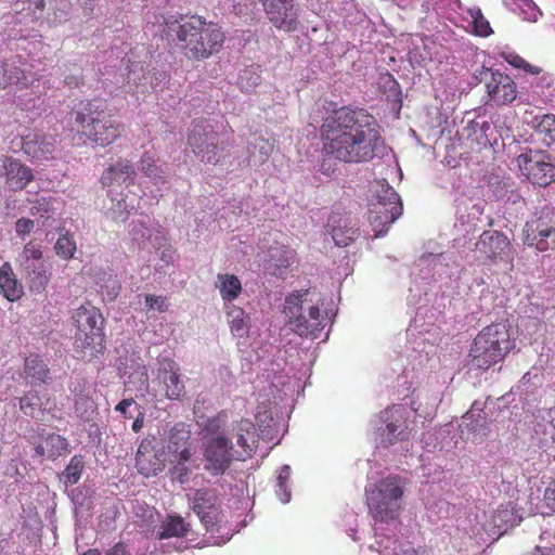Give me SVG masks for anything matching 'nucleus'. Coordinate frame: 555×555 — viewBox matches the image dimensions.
Returning a JSON list of instances; mask_svg holds the SVG:
<instances>
[{
    "mask_svg": "<svg viewBox=\"0 0 555 555\" xmlns=\"http://www.w3.org/2000/svg\"><path fill=\"white\" fill-rule=\"evenodd\" d=\"M321 139L325 156L346 164L369 163L385 147L376 118L362 108L334 111L321 126Z\"/></svg>",
    "mask_w": 555,
    "mask_h": 555,
    "instance_id": "obj_1",
    "label": "nucleus"
},
{
    "mask_svg": "<svg viewBox=\"0 0 555 555\" xmlns=\"http://www.w3.org/2000/svg\"><path fill=\"white\" fill-rule=\"evenodd\" d=\"M175 31L183 55L190 61L209 59L221 51L225 41L219 24L198 15L181 18Z\"/></svg>",
    "mask_w": 555,
    "mask_h": 555,
    "instance_id": "obj_2",
    "label": "nucleus"
},
{
    "mask_svg": "<svg viewBox=\"0 0 555 555\" xmlns=\"http://www.w3.org/2000/svg\"><path fill=\"white\" fill-rule=\"evenodd\" d=\"M514 348L509 326L503 322L491 323L474 338L469 361L473 366L486 371L501 362Z\"/></svg>",
    "mask_w": 555,
    "mask_h": 555,
    "instance_id": "obj_3",
    "label": "nucleus"
},
{
    "mask_svg": "<svg viewBox=\"0 0 555 555\" xmlns=\"http://www.w3.org/2000/svg\"><path fill=\"white\" fill-rule=\"evenodd\" d=\"M74 350L77 358L91 361L105 349L104 318L96 307L86 304L76 309Z\"/></svg>",
    "mask_w": 555,
    "mask_h": 555,
    "instance_id": "obj_4",
    "label": "nucleus"
},
{
    "mask_svg": "<svg viewBox=\"0 0 555 555\" xmlns=\"http://www.w3.org/2000/svg\"><path fill=\"white\" fill-rule=\"evenodd\" d=\"M75 124L78 126V133L85 137V143L90 142L101 147L113 144L125 131L122 122L103 111L95 109L89 100L81 102L80 108L75 112Z\"/></svg>",
    "mask_w": 555,
    "mask_h": 555,
    "instance_id": "obj_5",
    "label": "nucleus"
},
{
    "mask_svg": "<svg viewBox=\"0 0 555 555\" xmlns=\"http://www.w3.org/2000/svg\"><path fill=\"white\" fill-rule=\"evenodd\" d=\"M402 496L403 488L398 477L391 475L374 485L373 489H366L367 506L375 520L390 521L398 518Z\"/></svg>",
    "mask_w": 555,
    "mask_h": 555,
    "instance_id": "obj_6",
    "label": "nucleus"
},
{
    "mask_svg": "<svg viewBox=\"0 0 555 555\" xmlns=\"http://www.w3.org/2000/svg\"><path fill=\"white\" fill-rule=\"evenodd\" d=\"M308 292H295L286 297L284 313L293 331L301 337L317 338L324 328V318L317 306H310L305 313L302 304Z\"/></svg>",
    "mask_w": 555,
    "mask_h": 555,
    "instance_id": "obj_7",
    "label": "nucleus"
},
{
    "mask_svg": "<svg viewBox=\"0 0 555 555\" xmlns=\"http://www.w3.org/2000/svg\"><path fill=\"white\" fill-rule=\"evenodd\" d=\"M188 145L202 163L217 165L223 158L219 134L207 121L198 120L191 124Z\"/></svg>",
    "mask_w": 555,
    "mask_h": 555,
    "instance_id": "obj_8",
    "label": "nucleus"
},
{
    "mask_svg": "<svg viewBox=\"0 0 555 555\" xmlns=\"http://www.w3.org/2000/svg\"><path fill=\"white\" fill-rule=\"evenodd\" d=\"M402 204L393 188L387 186L370 204L369 222L378 237L387 233L389 227L401 216Z\"/></svg>",
    "mask_w": 555,
    "mask_h": 555,
    "instance_id": "obj_9",
    "label": "nucleus"
},
{
    "mask_svg": "<svg viewBox=\"0 0 555 555\" xmlns=\"http://www.w3.org/2000/svg\"><path fill=\"white\" fill-rule=\"evenodd\" d=\"M204 468L211 476H222L231 467L237 454L231 438L216 435L207 439L203 446Z\"/></svg>",
    "mask_w": 555,
    "mask_h": 555,
    "instance_id": "obj_10",
    "label": "nucleus"
},
{
    "mask_svg": "<svg viewBox=\"0 0 555 555\" xmlns=\"http://www.w3.org/2000/svg\"><path fill=\"white\" fill-rule=\"evenodd\" d=\"M524 244L540 253L555 250V211L543 210L526 222Z\"/></svg>",
    "mask_w": 555,
    "mask_h": 555,
    "instance_id": "obj_11",
    "label": "nucleus"
},
{
    "mask_svg": "<svg viewBox=\"0 0 555 555\" xmlns=\"http://www.w3.org/2000/svg\"><path fill=\"white\" fill-rule=\"evenodd\" d=\"M516 160L521 175L532 184L545 188L555 180V166L545 152L529 149Z\"/></svg>",
    "mask_w": 555,
    "mask_h": 555,
    "instance_id": "obj_12",
    "label": "nucleus"
},
{
    "mask_svg": "<svg viewBox=\"0 0 555 555\" xmlns=\"http://www.w3.org/2000/svg\"><path fill=\"white\" fill-rule=\"evenodd\" d=\"M36 436H31L29 442L34 444L35 454L41 459L56 461L72 452L69 441L56 433H48L38 427Z\"/></svg>",
    "mask_w": 555,
    "mask_h": 555,
    "instance_id": "obj_13",
    "label": "nucleus"
},
{
    "mask_svg": "<svg viewBox=\"0 0 555 555\" xmlns=\"http://www.w3.org/2000/svg\"><path fill=\"white\" fill-rule=\"evenodd\" d=\"M481 76L490 100L496 105L509 104L517 98V86L508 75L487 68Z\"/></svg>",
    "mask_w": 555,
    "mask_h": 555,
    "instance_id": "obj_14",
    "label": "nucleus"
},
{
    "mask_svg": "<svg viewBox=\"0 0 555 555\" xmlns=\"http://www.w3.org/2000/svg\"><path fill=\"white\" fill-rule=\"evenodd\" d=\"M269 21L279 30L293 33L298 28V10L294 0H261Z\"/></svg>",
    "mask_w": 555,
    "mask_h": 555,
    "instance_id": "obj_15",
    "label": "nucleus"
},
{
    "mask_svg": "<svg viewBox=\"0 0 555 555\" xmlns=\"http://www.w3.org/2000/svg\"><path fill=\"white\" fill-rule=\"evenodd\" d=\"M193 511L199 517L206 530L214 531L220 522V505L217 495L207 489H199L195 492Z\"/></svg>",
    "mask_w": 555,
    "mask_h": 555,
    "instance_id": "obj_16",
    "label": "nucleus"
},
{
    "mask_svg": "<svg viewBox=\"0 0 555 555\" xmlns=\"http://www.w3.org/2000/svg\"><path fill=\"white\" fill-rule=\"evenodd\" d=\"M232 435L237 449V461L250 459L258 448L259 435L255 424L247 418H241L232 426Z\"/></svg>",
    "mask_w": 555,
    "mask_h": 555,
    "instance_id": "obj_17",
    "label": "nucleus"
},
{
    "mask_svg": "<svg viewBox=\"0 0 555 555\" xmlns=\"http://www.w3.org/2000/svg\"><path fill=\"white\" fill-rule=\"evenodd\" d=\"M0 162V172L4 177L5 184L10 191H22L34 180L31 168L20 159L12 156H3Z\"/></svg>",
    "mask_w": 555,
    "mask_h": 555,
    "instance_id": "obj_18",
    "label": "nucleus"
},
{
    "mask_svg": "<svg viewBox=\"0 0 555 555\" xmlns=\"http://www.w3.org/2000/svg\"><path fill=\"white\" fill-rule=\"evenodd\" d=\"M508 237L496 230H486L481 233L477 243V249L492 263L504 260L509 250Z\"/></svg>",
    "mask_w": 555,
    "mask_h": 555,
    "instance_id": "obj_19",
    "label": "nucleus"
},
{
    "mask_svg": "<svg viewBox=\"0 0 555 555\" xmlns=\"http://www.w3.org/2000/svg\"><path fill=\"white\" fill-rule=\"evenodd\" d=\"M158 378L164 384L165 397L179 400L185 393V386L181 379L180 367L171 359H164L158 370Z\"/></svg>",
    "mask_w": 555,
    "mask_h": 555,
    "instance_id": "obj_20",
    "label": "nucleus"
},
{
    "mask_svg": "<svg viewBox=\"0 0 555 555\" xmlns=\"http://www.w3.org/2000/svg\"><path fill=\"white\" fill-rule=\"evenodd\" d=\"M56 140L51 134L30 132L22 138V150L30 158L47 160L55 151Z\"/></svg>",
    "mask_w": 555,
    "mask_h": 555,
    "instance_id": "obj_21",
    "label": "nucleus"
},
{
    "mask_svg": "<svg viewBox=\"0 0 555 555\" xmlns=\"http://www.w3.org/2000/svg\"><path fill=\"white\" fill-rule=\"evenodd\" d=\"M327 227L335 245L339 247L350 245L359 236V229L346 214L332 212Z\"/></svg>",
    "mask_w": 555,
    "mask_h": 555,
    "instance_id": "obj_22",
    "label": "nucleus"
},
{
    "mask_svg": "<svg viewBox=\"0 0 555 555\" xmlns=\"http://www.w3.org/2000/svg\"><path fill=\"white\" fill-rule=\"evenodd\" d=\"M135 177L137 171L131 162L128 159H119L103 171L101 183L103 186L107 188L114 184L132 185Z\"/></svg>",
    "mask_w": 555,
    "mask_h": 555,
    "instance_id": "obj_23",
    "label": "nucleus"
},
{
    "mask_svg": "<svg viewBox=\"0 0 555 555\" xmlns=\"http://www.w3.org/2000/svg\"><path fill=\"white\" fill-rule=\"evenodd\" d=\"M405 410L401 406H393L386 409L382 413V418L386 423L387 437L383 439V442L393 444L397 440H405L409 437L406 431L408 427H402Z\"/></svg>",
    "mask_w": 555,
    "mask_h": 555,
    "instance_id": "obj_24",
    "label": "nucleus"
},
{
    "mask_svg": "<svg viewBox=\"0 0 555 555\" xmlns=\"http://www.w3.org/2000/svg\"><path fill=\"white\" fill-rule=\"evenodd\" d=\"M191 433L184 423L176 424L169 431L168 453L170 456H180L181 460L190 461L192 452L190 449Z\"/></svg>",
    "mask_w": 555,
    "mask_h": 555,
    "instance_id": "obj_25",
    "label": "nucleus"
},
{
    "mask_svg": "<svg viewBox=\"0 0 555 555\" xmlns=\"http://www.w3.org/2000/svg\"><path fill=\"white\" fill-rule=\"evenodd\" d=\"M23 267L25 279L31 293L40 294L46 291L50 280L51 272L44 262H34Z\"/></svg>",
    "mask_w": 555,
    "mask_h": 555,
    "instance_id": "obj_26",
    "label": "nucleus"
},
{
    "mask_svg": "<svg viewBox=\"0 0 555 555\" xmlns=\"http://www.w3.org/2000/svg\"><path fill=\"white\" fill-rule=\"evenodd\" d=\"M0 289L10 301H15L23 295V286L17 281L12 267L8 262L0 268Z\"/></svg>",
    "mask_w": 555,
    "mask_h": 555,
    "instance_id": "obj_27",
    "label": "nucleus"
},
{
    "mask_svg": "<svg viewBox=\"0 0 555 555\" xmlns=\"http://www.w3.org/2000/svg\"><path fill=\"white\" fill-rule=\"evenodd\" d=\"M24 374L30 378L31 385H41L48 382L50 371L40 356L30 353L25 358Z\"/></svg>",
    "mask_w": 555,
    "mask_h": 555,
    "instance_id": "obj_28",
    "label": "nucleus"
},
{
    "mask_svg": "<svg viewBox=\"0 0 555 555\" xmlns=\"http://www.w3.org/2000/svg\"><path fill=\"white\" fill-rule=\"evenodd\" d=\"M190 531V525L184 521L181 516H168L160 526V531L157 534L158 540L169 538H182Z\"/></svg>",
    "mask_w": 555,
    "mask_h": 555,
    "instance_id": "obj_29",
    "label": "nucleus"
},
{
    "mask_svg": "<svg viewBox=\"0 0 555 555\" xmlns=\"http://www.w3.org/2000/svg\"><path fill=\"white\" fill-rule=\"evenodd\" d=\"M139 168L145 177L152 179L155 183L166 182V171L162 166L157 165V159L151 152L146 151L142 154L139 162Z\"/></svg>",
    "mask_w": 555,
    "mask_h": 555,
    "instance_id": "obj_30",
    "label": "nucleus"
},
{
    "mask_svg": "<svg viewBox=\"0 0 555 555\" xmlns=\"http://www.w3.org/2000/svg\"><path fill=\"white\" fill-rule=\"evenodd\" d=\"M163 453L150 452L145 456H135V465L145 477L155 476L165 468Z\"/></svg>",
    "mask_w": 555,
    "mask_h": 555,
    "instance_id": "obj_31",
    "label": "nucleus"
},
{
    "mask_svg": "<svg viewBox=\"0 0 555 555\" xmlns=\"http://www.w3.org/2000/svg\"><path fill=\"white\" fill-rule=\"evenodd\" d=\"M217 288L223 300L232 301L242 292V284L238 278L234 274H218Z\"/></svg>",
    "mask_w": 555,
    "mask_h": 555,
    "instance_id": "obj_32",
    "label": "nucleus"
},
{
    "mask_svg": "<svg viewBox=\"0 0 555 555\" xmlns=\"http://www.w3.org/2000/svg\"><path fill=\"white\" fill-rule=\"evenodd\" d=\"M535 125V133L550 149H555V115L544 114Z\"/></svg>",
    "mask_w": 555,
    "mask_h": 555,
    "instance_id": "obj_33",
    "label": "nucleus"
},
{
    "mask_svg": "<svg viewBox=\"0 0 555 555\" xmlns=\"http://www.w3.org/2000/svg\"><path fill=\"white\" fill-rule=\"evenodd\" d=\"M527 312H530V314L520 318L521 328L529 335L541 333L545 328V322L543 321V309L539 308L538 306L533 307L531 304L529 309L526 310V313Z\"/></svg>",
    "mask_w": 555,
    "mask_h": 555,
    "instance_id": "obj_34",
    "label": "nucleus"
},
{
    "mask_svg": "<svg viewBox=\"0 0 555 555\" xmlns=\"http://www.w3.org/2000/svg\"><path fill=\"white\" fill-rule=\"evenodd\" d=\"M70 9L69 0H50L47 8V21L52 25L62 24L68 20Z\"/></svg>",
    "mask_w": 555,
    "mask_h": 555,
    "instance_id": "obj_35",
    "label": "nucleus"
},
{
    "mask_svg": "<svg viewBox=\"0 0 555 555\" xmlns=\"http://www.w3.org/2000/svg\"><path fill=\"white\" fill-rule=\"evenodd\" d=\"M75 412L80 420L89 422L96 414V404L88 393L80 391L75 395Z\"/></svg>",
    "mask_w": 555,
    "mask_h": 555,
    "instance_id": "obj_36",
    "label": "nucleus"
},
{
    "mask_svg": "<svg viewBox=\"0 0 555 555\" xmlns=\"http://www.w3.org/2000/svg\"><path fill=\"white\" fill-rule=\"evenodd\" d=\"M83 468V456L80 454H75L74 456H72L65 469L62 472L61 480H63L65 486L76 485L80 480Z\"/></svg>",
    "mask_w": 555,
    "mask_h": 555,
    "instance_id": "obj_37",
    "label": "nucleus"
},
{
    "mask_svg": "<svg viewBox=\"0 0 555 555\" xmlns=\"http://www.w3.org/2000/svg\"><path fill=\"white\" fill-rule=\"evenodd\" d=\"M228 322L233 335L243 337L247 334L248 326L246 321L245 311L236 306L230 307L227 312Z\"/></svg>",
    "mask_w": 555,
    "mask_h": 555,
    "instance_id": "obj_38",
    "label": "nucleus"
},
{
    "mask_svg": "<svg viewBox=\"0 0 555 555\" xmlns=\"http://www.w3.org/2000/svg\"><path fill=\"white\" fill-rule=\"evenodd\" d=\"M0 70L1 76L3 77L4 89L9 86L17 85L20 82H22L24 86H27V82L23 81L25 80L23 69L14 63L0 61Z\"/></svg>",
    "mask_w": 555,
    "mask_h": 555,
    "instance_id": "obj_39",
    "label": "nucleus"
},
{
    "mask_svg": "<svg viewBox=\"0 0 555 555\" xmlns=\"http://www.w3.org/2000/svg\"><path fill=\"white\" fill-rule=\"evenodd\" d=\"M21 411L29 417L36 418L42 411V401L37 391H28L20 398Z\"/></svg>",
    "mask_w": 555,
    "mask_h": 555,
    "instance_id": "obj_40",
    "label": "nucleus"
},
{
    "mask_svg": "<svg viewBox=\"0 0 555 555\" xmlns=\"http://www.w3.org/2000/svg\"><path fill=\"white\" fill-rule=\"evenodd\" d=\"M43 250L40 242L30 240L25 244L23 253L21 255L22 268L26 264H35L34 262H43Z\"/></svg>",
    "mask_w": 555,
    "mask_h": 555,
    "instance_id": "obj_41",
    "label": "nucleus"
},
{
    "mask_svg": "<svg viewBox=\"0 0 555 555\" xmlns=\"http://www.w3.org/2000/svg\"><path fill=\"white\" fill-rule=\"evenodd\" d=\"M50 0H17L15 2L16 10H18L20 3L23 4L22 11H27L33 20L47 18V8Z\"/></svg>",
    "mask_w": 555,
    "mask_h": 555,
    "instance_id": "obj_42",
    "label": "nucleus"
},
{
    "mask_svg": "<svg viewBox=\"0 0 555 555\" xmlns=\"http://www.w3.org/2000/svg\"><path fill=\"white\" fill-rule=\"evenodd\" d=\"M491 524L500 532L506 531L508 527L515 525V516L513 511L507 506H500L491 516Z\"/></svg>",
    "mask_w": 555,
    "mask_h": 555,
    "instance_id": "obj_43",
    "label": "nucleus"
},
{
    "mask_svg": "<svg viewBox=\"0 0 555 555\" xmlns=\"http://www.w3.org/2000/svg\"><path fill=\"white\" fill-rule=\"evenodd\" d=\"M54 249L62 259H72L77 249L74 236L69 233L61 235L54 245Z\"/></svg>",
    "mask_w": 555,
    "mask_h": 555,
    "instance_id": "obj_44",
    "label": "nucleus"
},
{
    "mask_svg": "<svg viewBox=\"0 0 555 555\" xmlns=\"http://www.w3.org/2000/svg\"><path fill=\"white\" fill-rule=\"evenodd\" d=\"M469 15L473 20L474 34L479 37H489L493 30L489 21L483 16L479 8L469 10Z\"/></svg>",
    "mask_w": 555,
    "mask_h": 555,
    "instance_id": "obj_45",
    "label": "nucleus"
},
{
    "mask_svg": "<svg viewBox=\"0 0 555 555\" xmlns=\"http://www.w3.org/2000/svg\"><path fill=\"white\" fill-rule=\"evenodd\" d=\"M474 413L468 412L463 418L464 424L468 431L473 433L474 435H480L486 436L488 434V425L486 422V415L485 412L480 411L478 413V417L474 418Z\"/></svg>",
    "mask_w": 555,
    "mask_h": 555,
    "instance_id": "obj_46",
    "label": "nucleus"
},
{
    "mask_svg": "<svg viewBox=\"0 0 555 555\" xmlns=\"http://www.w3.org/2000/svg\"><path fill=\"white\" fill-rule=\"evenodd\" d=\"M291 479V467L288 465H284L279 473L278 476V489L276 493L280 496L281 502L287 503L291 500V491L288 488V482Z\"/></svg>",
    "mask_w": 555,
    "mask_h": 555,
    "instance_id": "obj_47",
    "label": "nucleus"
},
{
    "mask_svg": "<svg viewBox=\"0 0 555 555\" xmlns=\"http://www.w3.org/2000/svg\"><path fill=\"white\" fill-rule=\"evenodd\" d=\"M30 214L40 218L49 219L54 214L53 198L39 197L37 198L30 208Z\"/></svg>",
    "mask_w": 555,
    "mask_h": 555,
    "instance_id": "obj_48",
    "label": "nucleus"
},
{
    "mask_svg": "<svg viewBox=\"0 0 555 555\" xmlns=\"http://www.w3.org/2000/svg\"><path fill=\"white\" fill-rule=\"evenodd\" d=\"M67 72L64 75V86L68 87L69 89H77L80 88L85 83V77H83V70L82 67L73 64L69 67H67Z\"/></svg>",
    "mask_w": 555,
    "mask_h": 555,
    "instance_id": "obj_49",
    "label": "nucleus"
},
{
    "mask_svg": "<svg viewBox=\"0 0 555 555\" xmlns=\"http://www.w3.org/2000/svg\"><path fill=\"white\" fill-rule=\"evenodd\" d=\"M261 77L251 69H245L238 78L242 90L250 91L260 83Z\"/></svg>",
    "mask_w": 555,
    "mask_h": 555,
    "instance_id": "obj_50",
    "label": "nucleus"
},
{
    "mask_svg": "<svg viewBox=\"0 0 555 555\" xmlns=\"http://www.w3.org/2000/svg\"><path fill=\"white\" fill-rule=\"evenodd\" d=\"M169 461L173 464L171 475L180 482H184L190 472L186 466L189 461L181 460L180 456H170Z\"/></svg>",
    "mask_w": 555,
    "mask_h": 555,
    "instance_id": "obj_51",
    "label": "nucleus"
},
{
    "mask_svg": "<svg viewBox=\"0 0 555 555\" xmlns=\"http://www.w3.org/2000/svg\"><path fill=\"white\" fill-rule=\"evenodd\" d=\"M503 60L515 68L531 73V65L515 52H502Z\"/></svg>",
    "mask_w": 555,
    "mask_h": 555,
    "instance_id": "obj_52",
    "label": "nucleus"
},
{
    "mask_svg": "<svg viewBox=\"0 0 555 555\" xmlns=\"http://www.w3.org/2000/svg\"><path fill=\"white\" fill-rule=\"evenodd\" d=\"M227 420H228L227 412L220 411L217 415L207 420V423L205 424L204 429L211 435H216L221 429V427L225 424Z\"/></svg>",
    "mask_w": 555,
    "mask_h": 555,
    "instance_id": "obj_53",
    "label": "nucleus"
},
{
    "mask_svg": "<svg viewBox=\"0 0 555 555\" xmlns=\"http://www.w3.org/2000/svg\"><path fill=\"white\" fill-rule=\"evenodd\" d=\"M145 304L149 310H157L160 313H164L168 310L167 299L164 296H155V295H146Z\"/></svg>",
    "mask_w": 555,
    "mask_h": 555,
    "instance_id": "obj_54",
    "label": "nucleus"
},
{
    "mask_svg": "<svg viewBox=\"0 0 555 555\" xmlns=\"http://www.w3.org/2000/svg\"><path fill=\"white\" fill-rule=\"evenodd\" d=\"M112 218L116 221L125 222L130 216V209L125 199H118L116 205L111 208Z\"/></svg>",
    "mask_w": 555,
    "mask_h": 555,
    "instance_id": "obj_55",
    "label": "nucleus"
},
{
    "mask_svg": "<svg viewBox=\"0 0 555 555\" xmlns=\"http://www.w3.org/2000/svg\"><path fill=\"white\" fill-rule=\"evenodd\" d=\"M35 222L28 218H21L15 222V231L20 236H25L30 234L34 230Z\"/></svg>",
    "mask_w": 555,
    "mask_h": 555,
    "instance_id": "obj_56",
    "label": "nucleus"
},
{
    "mask_svg": "<svg viewBox=\"0 0 555 555\" xmlns=\"http://www.w3.org/2000/svg\"><path fill=\"white\" fill-rule=\"evenodd\" d=\"M133 404H137L134 399L132 398H129V399H124L121 400L116 406H115V411L119 412L125 418L126 417H132V415H128V409L133 405Z\"/></svg>",
    "mask_w": 555,
    "mask_h": 555,
    "instance_id": "obj_57",
    "label": "nucleus"
},
{
    "mask_svg": "<svg viewBox=\"0 0 555 555\" xmlns=\"http://www.w3.org/2000/svg\"><path fill=\"white\" fill-rule=\"evenodd\" d=\"M150 452H155V447L153 440L146 438L141 441L135 456H145Z\"/></svg>",
    "mask_w": 555,
    "mask_h": 555,
    "instance_id": "obj_58",
    "label": "nucleus"
},
{
    "mask_svg": "<svg viewBox=\"0 0 555 555\" xmlns=\"http://www.w3.org/2000/svg\"><path fill=\"white\" fill-rule=\"evenodd\" d=\"M106 555H131V554L127 550V545L124 542H118L106 552Z\"/></svg>",
    "mask_w": 555,
    "mask_h": 555,
    "instance_id": "obj_59",
    "label": "nucleus"
},
{
    "mask_svg": "<svg viewBox=\"0 0 555 555\" xmlns=\"http://www.w3.org/2000/svg\"><path fill=\"white\" fill-rule=\"evenodd\" d=\"M144 424V414L142 412H139L138 416L134 418L132 423V430L134 433H139Z\"/></svg>",
    "mask_w": 555,
    "mask_h": 555,
    "instance_id": "obj_60",
    "label": "nucleus"
},
{
    "mask_svg": "<svg viewBox=\"0 0 555 555\" xmlns=\"http://www.w3.org/2000/svg\"><path fill=\"white\" fill-rule=\"evenodd\" d=\"M530 555H555V550L550 548V547L542 548V547L537 546L534 548L533 553Z\"/></svg>",
    "mask_w": 555,
    "mask_h": 555,
    "instance_id": "obj_61",
    "label": "nucleus"
},
{
    "mask_svg": "<svg viewBox=\"0 0 555 555\" xmlns=\"http://www.w3.org/2000/svg\"><path fill=\"white\" fill-rule=\"evenodd\" d=\"M393 555H422V554H420L416 550L411 547V548L402 550L401 552H396V553H393Z\"/></svg>",
    "mask_w": 555,
    "mask_h": 555,
    "instance_id": "obj_62",
    "label": "nucleus"
},
{
    "mask_svg": "<svg viewBox=\"0 0 555 555\" xmlns=\"http://www.w3.org/2000/svg\"><path fill=\"white\" fill-rule=\"evenodd\" d=\"M155 18H156V22L155 23H158L159 25H171V23L164 16V15H160L159 17L155 15Z\"/></svg>",
    "mask_w": 555,
    "mask_h": 555,
    "instance_id": "obj_63",
    "label": "nucleus"
},
{
    "mask_svg": "<svg viewBox=\"0 0 555 555\" xmlns=\"http://www.w3.org/2000/svg\"><path fill=\"white\" fill-rule=\"evenodd\" d=\"M82 555H101L98 548H89Z\"/></svg>",
    "mask_w": 555,
    "mask_h": 555,
    "instance_id": "obj_64",
    "label": "nucleus"
}]
</instances>
